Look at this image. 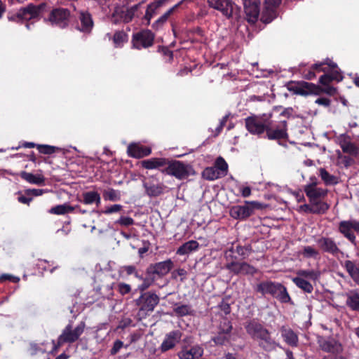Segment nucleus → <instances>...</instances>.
Returning <instances> with one entry per match:
<instances>
[{
  "label": "nucleus",
  "mask_w": 359,
  "mask_h": 359,
  "mask_svg": "<svg viewBox=\"0 0 359 359\" xmlns=\"http://www.w3.org/2000/svg\"><path fill=\"white\" fill-rule=\"evenodd\" d=\"M271 112L251 114L244 119L246 130L253 135L270 140H280L287 137V122L280 121L275 123Z\"/></svg>",
  "instance_id": "nucleus-1"
},
{
  "label": "nucleus",
  "mask_w": 359,
  "mask_h": 359,
  "mask_svg": "<svg viewBox=\"0 0 359 359\" xmlns=\"http://www.w3.org/2000/svg\"><path fill=\"white\" fill-rule=\"evenodd\" d=\"M245 329L248 334L257 341L261 349L270 352L274 351L278 346V344L272 337L271 332L258 319L253 318L246 321Z\"/></svg>",
  "instance_id": "nucleus-2"
},
{
  "label": "nucleus",
  "mask_w": 359,
  "mask_h": 359,
  "mask_svg": "<svg viewBox=\"0 0 359 359\" xmlns=\"http://www.w3.org/2000/svg\"><path fill=\"white\" fill-rule=\"evenodd\" d=\"M311 180L312 182L304 187V191L314 211V215H324L330 208V204L325 201L328 191L317 187V180L315 177Z\"/></svg>",
  "instance_id": "nucleus-3"
},
{
  "label": "nucleus",
  "mask_w": 359,
  "mask_h": 359,
  "mask_svg": "<svg viewBox=\"0 0 359 359\" xmlns=\"http://www.w3.org/2000/svg\"><path fill=\"white\" fill-rule=\"evenodd\" d=\"M321 87L313 83L306 81H289L286 84L287 89L292 92L293 94L302 96H308L311 95H320L323 93L327 94L330 96L334 95L337 90L336 88L331 86H323Z\"/></svg>",
  "instance_id": "nucleus-4"
},
{
  "label": "nucleus",
  "mask_w": 359,
  "mask_h": 359,
  "mask_svg": "<svg viewBox=\"0 0 359 359\" xmlns=\"http://www.w3.org/2000/svg\"><path fill=\"white\" fill-rule=\"evenodd\" d=\"M255 291L264 296L269 294L280 303L293 304L286 287L280 283L272 280L262 281L257 285Z\"/></svg>",
  "instance_id": "nucleus-5"
},
{
  "label": "nucleus",
  "mask_w": 359,
  "mask_h": 359,
  "mask_svg": "<svg viewBox=\"0 0 359 359\" xmlns=\"http://www.w3.org/2000/svg\"><path fill=\"white\" fill-rule=\"evenodd\" d=\"M46 6V4L44 3L39 6L29 4L25 7L20 8L15 13H9L7 18L9 21L18 23H23L25 22L27 29H30L31 24L29 23L28 21L36 18ZM32 25H33V23H32Z\"/></svg>",
  "instance_id": "nucleus-6"
},
{
  "label": "nucleus",
  "mask_w": 359,
  "mask_h": 359,
  "mask_svg": "<svg viewBox=\"0 0 359 359\" xmlns=\"http://www.w3.org/2000/svg\"><path fill=\"white\" fill-rule=\"evenodd\" d=\"M85 329L84 323L81 322L76 327L73 328L72 324L69 323L62 331L58 337L57 341H52L53 344V351H57L58 349L65 344H73L76 342L81 335L83 333Z\"/></svg>",
  "instance_id": "nucleus-7"
},
{
  "label": "nucleus",
  "mask_w": 359,
  "mask_h": 359,
  "mask_svg": "<svg viewBox=\"0 0 359 359\" xmlns=\"http://www.w3.org/2000/svg\"><path fill=\"white\" fill-rule=\"evenodd\" d=\"M163 174L175 177L176 179L182 180L188 178L190 175H194L195 171L192 166L184 163L182 161L168 159V163L165 168L161 170Z\"/></svg>",
  "instance_id": "nucleus-8"
},
{
  "label": "nucleus",
  "mask_w": 359,
  "mask_h": 359,
  "mask_svg": "<svg viewBox=\"0 0 359 359\" xmlns=\"http://www.w3.org/2000/svg\"><path fill=\"white\" fill-rule=\"evenodd\" d=\"M210 8H214L227 19H238L241 8L232 0H206Z\"/></svg>",
  "instance_id": "nucleus-9"
},
{
  "label": "nucleus",
  "mask_w": 359,
  "mask_h": 359,
  "mask_svg": "<svg viewBox=\"0 0 359 359\" xmlns=\"http://www.w3.org/2000/svg\"><path fill=\"white\" fill-rule=\"evenodd\" d=\"M264 205L258 201H245L243 205H233L229 210L230 216L238 220L245 221L255 212V210H262Z\"/></svg>",
  "instance_id": "nucleus-10"
},
{
  "label": "nucleus",
  "mask_w": 359,
  "mask_h": 359,
  "mask_svg": "<svg viewBox=\"0 0 359 359\" xmlns=\"http://www.w3.org/2000/svg\"><path fill=\"white\" fill-rule=\"evenodd\" d=\"M159 297L152 291L144 292L135 300V305L139 308V315L144 317L153 312L155 307L158 304Z\"/></svg>",
  "instance_id": "nucleus-11"
},
{
  "label": "nucleus",
  "mask_w": 359,
  "mask_h": 359,
  "mask_svg": "<svg viewBox=\"0 0 359 359\" xmlns=\"http://www.w3.org/2000/svg\"><path fill=\"white\" fill-rule=\"evenodd\" d=\"M70 14V11L68 8H54L49 12L47 18H45V21L52 26L65 29L69 26Z\"/></svg>",
  "instance_id": "nucleus-12"
},
{
  "label": "nucleus",
  "mask_w": 359,
  "mask_h": 359,
  "mask_svg": "<svg viewBox=\"0 0 359 359\" xmlns=\"http://www.w3.org/2000/svg\"><path fill=\"white\" fill-rule=\"evenodd\" d=\"M155 34L150 29H142L134 32L131 39V47L133 49L142 50L151 47L154 44Z\"/></svg>",
  "instance_id": "nucleus-13"
},
{
  "label": "nucleus",
  "mask_w": 359,
  "mask_h": 359,
  "mask_svg": "<svg viewBox=\"0 0 359 359\" xmlns=\"http://www.w3.org/2000/svg\"><path fill=\"white\" fill-rule=\"evenodd\" d=\"M225 269L236 276H254L258 269L246 262H229L225 264Z\"/></svg>",
  "instance_id": "nucleus-14"
},
{
  "label": "nucleus",
  "mask_w": 359,
  "mask_h": 359,
  "mask_svg": "<svg viewBox=\"0 0 359 359\" xmlns=\"http://www.w3.org/2000/svg\"><path fill=\"white\" fill-rule=\"evenodd\" d=\"M280 3L281 0H265L260 20L264 24H269L276 19L278 15V8Z\"/></svg>",
  "instance_id": "nucleus-15"
},
{
  "label": "nucleus",
  "mask_w": 359,
  "mask_h": 359,
  "mask_svg": "<svg viewBox=\"0 0 359 359\" xmlns=\"http://www.w3.org/2000/svg\"><path fill=\"white\" fill-rule=\"evenodd\" d=\"M174 266L170 259L165 261L151 264L146 269V273L153 277L162 278L168 274Z\"/></svg>",
  "instance_id": "nucleus-16"
},
{
  "label": "nucleus",
  "mask_w": 359,
  "mask_h": 359,
  "mask_svg": "<svg viewBox=\"0 0 359 359\" xmlns=\"http://www.w3.org/2000/svg\"><path fill=\"white\" fill-rule=\"evenodd\" d=\"M316 243L323 252L332 255H337L340 252V249L332 238L323 236L317 239Z\"/></svg>",
  "instance_id": "nucleus-17"
},
{
  "label": "nucleus",
  "mask_w": 359,
  "mask_h": 359,
  "mask_svg": "<svg viewBox=\"0 0 359 359\" xmlns=\"http://www.w3.org/2000/svg\"><path fill=\"white\" fill-rule=\"evenodd\" d=\"M182 336V332L179 330H172L166 334L165 339L161 345V352H166L173 348L176 344L180 341Z\"/></svg>",
  "instance_id": "nucleus-18"
},
{
  "label": "nucleus",
  "mask_w": 359,
  "mask_h": 359,
  "mask_svg": "<svg viewBox=\"0 0 359 359\" xmlns=\"http://www.w3.org/2000/svg\"><path fill=\"white\" fill-rule=\"evenodd\" d=\"M244 11L249 22L255 23L259 15V6L252 0H243Z\"/></svg>",
  "instance_id": "nucleus-19"
},
{
  "label": "nucleus",
  "mask_w": 359,
  "mask_h": 359,
  "mask_svg": "<svg viewBox=\"0 0 359 359\" xmlns=\"http://www.w3.org/2000/svg\"><path fill=\"white\" fill-rule=\"evenodd\" d=\"M78 18L80 25L77 26V29L85 34H90L94 27V22L90 13L88 11L80 12Z\"/></svg>",
  "instance_id": "nucleus-20"
},
{
  "label": "nucleus",
  "mask_w": 359,
  "mask_h": 359,
  "mask_svg": "<svg viewBox=\"0 0 359 359\" xmlns=\"http://www.w3.org/2000/svg\"><path fill=\"white\" fill-rule=\"evenodd\" d=\"M344 79L341 69L337 68L331 69L327 73L321 75L319 78V83L322 86H329L332 81H341Z\"/></svg>",
  "instance_id": "nucleus-21"
},
{
  "label": "nucleus",
  "mask_w": 359,
  "mask_h": 359,
  "mask_svg": "<svg viewBox=\"0 0 359 359\" xmlns=\"http://www.w3.org/2000/svg\"><path fill=\"white\" fill-rule=\"evenodd\" d=\"M127 152L128 156L130 157L142 158L143 157L149 156L151 153V149L146 146L133 143L129 144L128 147Z\"/></svg>",
  "instance_id": "nucleus-22"
},
{
  "label": "nucleus",
  "mask_w": 359,
  "mask_h": 359,
  "mask_svg": "<svg viewBox=\"0 0 359 359\" xmlns=\"http://www.w3.org/2000/svg\"><path fill=\"white\" fill-rule=\"evenodd\" d=\"M142 168L147 170L158 169L161 171L168 163V158H151L140 161Z\"/></svg>",
  "instance_id": "nucleus-23"
},
{
  "label": "nucleus",
  "mask_w": 359,
  "mask_h": 359,
  "mask_svg": "<svg viewBox=\"0 0 359 359\" xmlns=\"http://www.w3.org/2000/svg\"><path fill=\"white\" fill-rule=\"evenodd\" d=\"M345 296L347 308L351 311L359 313V288L348 290Z\"/></svg>",
  "instance_id": "nucleus-24"
},
{
  "label": "nucleus",
  "mask_w": 359,
  "mask_h": 359,
  "mask_svg": "<svg viewBox=\"0 0 359 359\" xmlns=\"http://www.w3.org/2000/svg\"><path fill=\"white\" fill-rule=\"evenodd\" d=\"M284 341L291 347H297L299 344L298 334L290 327L282 326L280 329Z\"/></svg>",
  "instance_id": "nucleus-25"
},
{
  "label": "nucleus",
  "mask_w": 359,
  "mask_h": 359,
  "mask_svg": "<svg viewBox=\"0 0 359 359\" xmlns=\"http://www.w3.org/2000/svg\"><path fill=\"white\" fill-rule=\"evenodd\" d=\"M143 187L145 189V193L149 197H157L164 193L166 186L163 183H154L153 182H144Z\"/></svg>",
  "instance_id": "nucleus-26"
},
{
  "label": "nucleus",
  "mask_w": 359,
  "mask_h": 359,
  "mask_svg": "<svg viewBox=\"0 0 359 359\" xmlns=\"http://www.w3.org/2000/svg\"><path fill=\"white\" fill-rule=\"evenodd\" d=\"M338 230L351 243L354 245L356 244V238L353 232V226L351 220L341 221L339 224Z\"/></svg>",
  "instance_id": "nucleus-27"
},
{
  "label": "nucleus",
  "mask_w": 359,
  "mask_h": 359,
  "mask_svg": "<svg viewBox=\"0 0 359 359\" xmlns=\"http://www.w3.org/2000/svg\"><path fill=\"white\" fill-rule=\"evenodd\" d=\"M339 145L344 153L355 156L358 154V148L351 142L349 137L342 135L339 139Z\"/></svg>",
  "instance_id": "nucleus-28"
},
{
  "label": "nucleus",
  "mask_w": 359,
  "mask_h": 359,
  "mask_svg": "<svg viewBox=\"0 0 359 359\" xmlns=\"http://www.w3.org/2000/svg\"><path fill=\"white\" fill-rule=\"evenodd\" d=\"M80 202L85 205H92L95 203L99 206L101 203V197L97 191H86L82 194V199Z\"/></svg>",
  "instance_id": "nucleus-29"
},
{
  "label": "nucleus",
  "mask_w": 359,
  "mask_h": 359,
  "mask_svg": "<svg viewBox=\"0 0 359 359\" xmlns=\"http://www.w3.org/2000/svg\"><path fill=\"white\" fill-rule=\"evenodd\" d=\"M313 66L314 69H316V74L320 72L326 74L330 71L331 69L337 68V64L330 58H326L322 62H318L313 64Z\"/></svg>",
  "instance_id": "nucleus-30"
},
{
  "label": "nucleus",
  "mask_w": 359,
  "mask_h": 359,
  "mask_svg": "<svg viewBox=\"0 0 359 359\" xmlns=\"http://www.w3.org/2000/svg\"><path fill=\"white\" fill-rule=\"evenodd\" d=\"M19 175L22 180L32 184L43 185L45 183V178L42 175H34L26 171H21Z\"/></svg>",
  "instance_id": "nucleus-31"
},
{
  "label": "nucleus",
  "mask_w": 359,
  "mask_h": 359,
  "mask_svg": "<svg viewBox=\"0 0 359 359\" xmlns=\"http://www.w3.org/2000/svg\"><path fill=\"white\" fill-rule=\"evenodd\" d=\"M199 248V243L196 241H189L184 244H182L180 247H179L177 250V255H185L191 253L193 251H196Z\"/></svg>",
  "instance_id": "nucleus-32"
},
{
  "label": "nucleus",
  "mask_w": 359,
  "mask_h": 359,
  "mask_svg": "<svg viewBox=\"0 0 359 359\" xmlns=\"http://www.w3.org/2000/svg\"><path fill=\"white\" fill-rule=\"evenodd\" d=\"M343 266L353 281L359 285V266L351 260H346Z\"/></svg>",
  "instance_id": "nucleus-33"
},
{
  "label": "nucleus",
  "mask_w": 359,
  "mask_h": 359,
  "mask_svg": "<svg viewBox=\"0 0 359 359\" xmlns=\"http://www.w3.org/2000/svg\"><path fill=\"white\" fill-rule=\"evenodd\" d=\"M161 6V1L158 2H153L149 4L147 7L145 14L143 17V20L145 25H149L151 18L157 14V10Z\"/></svg>",
  "instance_id": "nucleus-34"
},
{
  "label": "nucleus",
  "mask_w": 359,
  "mask_h": 359,
  "mask_svg": "<svg viewBox=\"0 0 359 359\" xmlns=\"http://www.w3.org/2000/svg\"><path fill=\"white\" fill-rule=\"evenodd\" d=\"M319 176L325 185H335L339 183V179L337 176L330 174L325 168H321L319 170Z\"/></svg>",
  "instance_id": "nucleus-35"
},
{
  "label": "nucleus",
  "mask_w": 359,
  "mask_h": 359,
  "mask_svg": "<svg viewBox=\"0 0 359 359\" xmlns=\"http://www.w3.org/2000/svg\"><path fill=\"white\" fill-rule=\"evenodd\" d=\"M112 41L115 48H121L128 41V35L123 30L116 31Z\"/></svg>",
  "instance_id": "nucleus-36"
},
{
  "label": "nucleus",
  "mask_w": 359,
  "mask_h": 359,
  "mask_svg": "<svg viewBox=\"0 0 359 359\" xmlns=\"http://www.w3.org/2000/svg\"><path fill=\"white\" fill-rule=\"evenodd\" d=\"M292 282L304 292L311 293L313 290L312 284L301 277L297 276L293 278Z\"/></svg>",
  "instance_id": "nucleus-37"
},
{
  "label": "nucleus",
  "mask_w": 359,
  "mask_h": 359,
  "mask_svg": "<svg viewBox=\"0 0 359 359\" xmlns=\"http://www.w3.org/2000/svg\"><path fill=\"white\" fill-rule=\"evenodd\" d=\"M75 208H73V206L64 203L62 205H57L50 208L49 210V212L50 214L53 215H65L66 213L72 212L74 211Z\"/></svg>",
  "instance_id": "nucleus-38"
},
{
  "label": "nucleus",
  "mask_w": 359,
  "mask_h": 359,
  "mask_svg": "<svg viewBox=\"0 0 359 359\" xmlns=\"http://www.w3.org/2000/svg\"><path fill=\"white\" fill-rule=\"evenodd\" d=\"M320 346L323 351L332 353H338L340 349V345H339L336 341L329 340H324L321 341Z\"/></svg>",
  "instance_id": "nucleus-39"
},
{
  "label": "nucleus",
  "mask_w": 359,
  "mask_h": 359,
  "mask_svg": "<svg viewBox=\"0 0 359 359\" xmlns=\"http://www.w3.org/2000/svg\"><path fill=\"white\" fill-rule=\"evenodd\" d=\"M175 306L173 309V311L175 315L178 317H183L189 315H193L194 311L191 306L188 304H175Z\"/></svg>",
  "instance_id": "nucleus-40"
},
{
  "label": "nucleus",
  "mask_w": 359,
  "mask_h": 359,
  "mask_svg": "<svg viewBox=\"0 0 359 359\" xmlns=\"http://www.w3.org/2000/svg\"><path fill=\"white\" fill-rule=\"evenodd\" d=\"M114 283L108 285H102L98 287L97 290L103 299H111L114 297Z\"/></svg>",
  "instance_id": "nucleus-41"
},
{
  "label": "nucleus",
  "mask_w": 359,
  "mask_h": 359,
  "mask_svg": "<svg viewBox=\"0 0 359 359\" xmlns=\"http://www.w3.org/2000/svg\"><path fill=\"white\" fill-rule=\"evenodd\" d=\"M202 176L204 179L210 181L222 177L219 171H218L216 168H214L213 166L207 167L205 168L202 172Z\"/></svg>",
  "instance_id": "nucleus-42"
},
{
  "label": "nucleus",
  "mask_w": 359,
  "mask_h": 359,
  "mask_svg": "<svg viewBox=\"0 0 359 359\" xmlns=\"http://www.w3.org/2000/svg\"><path fill=\"white\" fill-rule=\"evenodd\" d=\"M297 276L304 279L308 278L313 281H316L320 277V272L316 270H304L301 269L297 272Z\"/></svg>",
  "instance_id": "nucleus-43"
},
{
  "label": "nucleus",
  "mask_w": 359,
  "mask_h": 359,
  "mask_svg": "<svg viewBox=\"0 0 359 359\" xmlns=\"http://www.w3.org/2000/svg\"><path fill=\"white\" fill-rule=\"evenodd\" d=\"M233 326L231 320H229L226 317H222L217 325V332L231 334Z\"/></svg>",
  "instance_id": "nucleus-44"
},
{
  "label": "nucleus",
  "mask_w": 359,
  "mask_h": 359,
  "mask_svg": "<svg viewBox=\"0 0 359 359\" xmlns=\"http://www.w3.org/2000/svg\"><path fill=\"white\" fill-rule=\"evenodd\" d=\"M231 334L222 333L217 332V334L212 338V341L219 346H224L229 343Z\"/></svg>",
  "instance_id": "nucleus-45"
},
{
  "label": "nucleus",
  "mask_w": 359,
  "mask_h": 359,
  "mask_svg": "<svg viewBox=\"0 0 359 359\" xmlns=\"http://www.w3.org/2000/svg\"><path fill=\"white\" fill-rule=\"evenodd\" d=\"M104 201H117L121 199V194L118 191L109 188L103 191Z\"/></svg>",
  "instance_id": "nucleus-46"
},
{
  "label": "nucleus",
  "mask_w": 359,
  "mask_h": 359,
  "mask_svg": "<svg viewBox=\"0 0 359 359\" xmlns=\"http://www.w3.org/2000/svg\"><path fill=\"white\" fill-rule=\"evenodd\" d=\"M299 72L302 77L306 80H312L316 77V69H314L313 64L309 67H300Z\"/></svg>",
  "instance_id": "nucleus-47"
},
{
  "label": "nucleus",
  "mask_w": 359,
  "mask_h": 359,
  "mask_svg": "<svg viewBox=\"0 0 359 359\" xmlns=\"http://www.w3.org/2000/svg\"><path fill=\"white\" fill-rule=\"evenodd\" d=\"M213 167L216 168V169L219 171L222 177L226 175L228 170V164L222 156L217 158L215 162V165Z\"/></svg>",
  "instance_id": "nucleus-48"
},
{
  "label": "nucleus",
  "mask_w": 359,
  "mask_h": 359,
  "mask_svg": "<svg viewBox=\"0 0 359 359\" xmlns=\"http://www.w3.org/2000/svg\"><path fill=\"white\" fill-rule=\"evenodd\" d=\"M37 149L39 153L48 155H50L60 150L59 147L48 144H37Z\"/></svg>",
  "instance_id": "nucleus-49"
},
{
  "label": "nucleus",
  "mask_w": 359,
  "mask_h": 359,
  "mask_svg": "<svg viewBox=\"0 0 359 359\" xmlns=\"http://www.w3.org/2000/svg\"><path fill=\"white\" fill-rule=\"evenodd\" d=\"M140 4H135L132 6L130 9H127L126 12L122 13L121 18L125 22H129L133 20L135 16V13L137 10L138 6Z\"/></svg>",
  "instance_id": "nucleus-50"
},
{
  "label": "nucleus",
  "mask_w": 359,
  "mask_h": 359,
  "mask_svg": "<svg viewBox=\"0 0 359 359\" xmlns=\"http://www.w3.org/2000/svg\"><path fill=\"white\" fill-rule=\"evenodd\" d=\"M156 277L149 276L146 273V276L143 278L142 283L139 285V290L142 292H144L155 281Z\"/></svg>",
  "instance_id": "nucleus-51"
},
{
  "label": "nucleus",
  "mask_w": 359,
  "mask_h": 359,
  "mask_svg": "<svg viewBox=\"0 0 359 359\" xmlns=\"http://www.w3.org/2000/svg\"><path fill=\"white\" fill-rule=\"evenodd\" d=\"M158 52L163 55L166 62H171L173 60V52L167 46H158Z\"/></svg>",
  "instance_id": "nucleus-52"
},
{
  "label": "nucleus",
  "mask_w": 359,
  "mask_h": 359,
  "mask_svg": "<svg viewBox=\"0 0 359 359\" xmlns=\"http://www.w3.org/2000/svg\"><path fill=\"white\" fill-rule=\"evenodd\" d=\"M299 254L302 255L305 258H311L316 257L319 255V252L313 247L308 245L304 246L303 250L299 252Z\"/></svg>",
  "instance_id": "nucleus-53"
},
{
  "label": "nucleus",
  "mask_w": 359,
  "mask_h": 359,
  "mask_svg": "<svg viewBox=\"0 0 359 359\" xmlns=\"http://www.w3.org/2000/svg\"><path fill=\"white\" fill-rule=\"evenodd\" d=\"M229 301V298L222 299L218 305L219 309L223 311L225 315L229 314L231 311V304Z\"/></svg>",
  "instance_id": "nucleus-54"
},
{
  "label": "nucleus",
  "mask_w": 359,
  "mask_h": 359,
  "mask_svg": "<svg viewBox=\"0 0 359 359\" xmlns=\"http://www.w3.org/2000/svg\"><path fill=\"white\" fill-rule=\"evenodd\" d=\"M169 17L168 14L165 12L152 24V28L156 30L159 29L165 23Z\"/></svg>",
  "instance_id": "nucleus-55"
},
{
  "label": "nucleus",
  "mask_w": 359,
  "mask_h": 359,
  "mask_svg": "<svg viewBox=\"0 0 359 359\" xmlns=\"http://www.w3.org/2000/svg\"><path fill=\"white\" fill-rule=\"evenodd\" d=\"M123 205L120 204H114L107 207L105 210H102L100 212L104 215H110L116 212H119L123 210Z\"/></svg>",
  "instance_id": "nucleus-56"
},
{
  "label": "nucleus",
  "mask_w": 359,
  "mask_h": 359,
  "mask_svg": "<svg viewBox=\"0 0 359 359\" xmlns=\"http://www.w3.org/2000/svg\"><path fill=\"white\" fill-rule=\"evenodd\" d=\"M135 220L130 217L121 216L118 220L115 222V224H119L122 226H129L133 225Z\"/></svg>",
  "instance_id": "nucleus-57"
},
{
  "label": "nucleus",
  "mask_w": 359,
  "mask_h": 359,
  "mask_svg": "<svg viewBox=\"0 0 359 359\" xmlns=\"http://www.w3.org/2000/svg\"><path fill=\"white\" fill-rule=\"evenodd\" d=\"M39 352H43L39 344L34 342L29 343V346L27 348V353L29 355H34L39 353Z\"/></svg>",
  "instance_id": "nucleus-58"
},
{
  "label": "nucleus",
  "mask_w": 359,
  "mask_h": 359,
  "mask_svg": "<svg viewBox=\"0 0 359 359\" xmlns=\"http://www.w3.org/2000/svg\"><path fill=\"white\" fill-rule=\"evenodd\" d=\"M117 290L121 295H125L130 292L131 287L129 284L119 283L117 284Z\"/></svg>",
  "instance_id": "nucleus-59"
},
{
  "label": "nucleus",
  "mask_w": 359,
  "mask_h": 359,
  "mask_svg": "<svg viewBox=\"0 0 359 359\" xmlns=\"http://www.w3.org/2000/svg\"><path fill=\"white\" fill-rule=\"evenodd\" d=\"M7 280L14 283H17L20 281V278L18 276L6 273H4L0 276V283H4Z\"/></svg>",
  "instance_id": "nucleus-60"
},
{
  "label": "nucleus",
  "mask_w": 359,
  "mask_h": 359,
  "mask_svg": "<svg viewBox=\"0 0 359 359\" xmlns=\"http://www.w3.org/2000/svg\"><path fill=\"white\" fill-rule=\"evenodd\" d=\"M236 253L241 257L242 259H245L249 257V255L244 250V248L241 244H238L235 247Z\"/></svg>",
  "instance_id": "nucleus-61"
},
{
  "label": "nucleus",
  "mask_w": 359,
  "mask_h": 359,
  "mask_svg": "<svg viewBox=\"0 0 359 359\" xmlns=\"http://www.w3.org/2000/svg\"><path fill=\"white\" fill-rule=\"evenodd\" d=\"M189 351L191 353L192 359L196 357H201L203 353V349L199 346H193L189 349Z\"/></svg>",
  "instance_id": "nucleus-62"
},
{
  "label": "nucleus",
  "mask_w": 359,
  "mask_h": 359,
  "mask_svg": "<svg viewBox=\"0 0 359 359\" xmlns=\"http://www.w3.org/2000/svg\"><path fill=\"white\" fill-rule=\"evenodd\" d=\"M123 342L122 341H121L119 339L116 340L114 342V345H113L111 349L110 350L111 355H116L120 351V349L123 347Z\"/></svg>",
  "instance_id": "nucleus-63"
},
{
  "label": "nucleus",
  "mask_w": 359,
  "mask_h": 359,
  "mask_svg": "<svg viewBox=\"0 0 359 359\" xmlns=\"http://www.w3.org/2000/svg\"><path fill=\"white\" fill-rule=\"evenodd\" d=\"M187 274V272L184 269H178L175 270L172 273V278L174 279H176L177 276H180V277H182L181 280L183 281V280L185 278Z\"/></svg>",
  "instance_id": "nucleus-64"
}]
</instances>
